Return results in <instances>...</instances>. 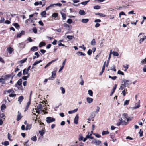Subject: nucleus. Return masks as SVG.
Instances as JSON below:
<instances>
[{
  "mask_svg": "<svg viewBox=\"0 0 146 146\" xmlns=\"http://www.w3.org/2000/svg\"><path fill=\"white\" fill-rule=\"evenodd\" d=\"M96 108L97 109L96 111H94L91 113V115L90 116V118L93 119L96 116L95 113H98L99 112L100 108L99 106H97Z\"/></svg>",
  "mask_w": 146,
  "mask_h": 146,
  "instance_id": "1",
  "label": "nucleus"
},
{
  "mask_svg": "<svg viewBox=\"0 0 146 146\" xmlns=\"http://www.w3.org/2000/svg\"><path fill=\"white\" fill-rule=\"evenodd\" d=\"M42 105L41 104H40L38 105L35 108L36 110V112L38 114H40L41 113V110H42Z\"/></svg>",
  "mask_w": 146,
  "mask_h": 146,
  "instance_id": "2",
  "label": "nucleus"
},
{
  "mask_svg": "<svg viewBox=\"0 0 146 146\" xmlns=\"http://www.w3.org/2000/svg\"><path fill=\"white\" fill-rule=\"evenodd\" d=\"M142 35L143 33H141L139 34L138 36V37H140V38L139 40V42L140 43H141V42H143L146 39V36H143V35L142 36V37L141 38V36Z\"/></svg>",
  "mask_w": 146,
  "mask_h": 146,
  "instance_id": "3",
  "label": "nucleus"
},
{
  "mask_svg": "<svg viewBox=\"0 0 146 146\" xmlns=\"http://www.w3.org/2000/svg\"><path fill=\"white\" fill-rule=\"evenodd\" d=\"M46 121L48 123L52 122L55 121V119L51 117H49L46 118Z\"/></svg>",
  "mask_w": 146,
  "mask_h": 146,
  "instance_id": "4",
  "label": "nucleus"
},
{
  "mask_svg": "<svg viewBox=\"0 0 146 146\" xmlns=\"http://www.w3.org/2000/svg\"><path fill=\"white\" fill-rule=\"evenodd\" d=\"M57 71V70H56L52 72L51 76L48 78L49 80H53L54 79L56 75Z\"/></svg>",
  "mask_w": 146,
  "mask_h": 146,
  "instance_id": "5",
  "label": "nucleus"
},
{
  "mask_svg": "<svg viewBox=\"0 0 146 146\" xmlns=\"http://www.w3.org/2000/svg\"><path fill=\"white\" fill-rule=\"evenodd\" d=\"M92 143L96 145H101L102 143L101 141L96 139H94L92 140Z\"/></svg>",
  "mask_w": 146,
  "mask_h": 146,
  "instance_id": "6",
  "label": "nucleus"
},
{
  "mask_svg": "<svg viewBox=\"0 0 146 146\" xmlns=\"http://www.w3.org/2000/svg\"><path fill=\"white\" fill-rule=\"evenodd\" d=\"M130 80L126 79H124L123 81V82L124 84H122V85L123 86L125 87L127 85L129 84L128 82H129Z\"/></svg>",
  "mask_w": 146,
  "mask_h": 146,
  "instance_id": "7",
  "label": "nucleus"
},
{
  "mask_svg": "<svg viewBox=\"0 0 146 146\" xmlns=\"http://www.w3.org/2000/svg\"><path fill=\"white\" fill-rule=\"evenodd\" d=\"M122 118H123L124 120H126L127 121H129L128 117L127 114L126 113H124L122 115Z\"/></svg>",
  "mask_w": 146,
  "mask_h": 146,
  "instance_id": "8",
  "label": "nucleus"
},
{
  "mask_svg": "<svg viewBox=\"0 0 146 146\" xmlns=\"http://www.w3.org/2000/svg\"><path fill=\"white\" fill-rule=\"evenodd\" d=\"M42 61V60H40L39 61H35L33 64V66H32L31 69H33L34 68V66H35L37 64H38L39 63H40Z\"/></svg>",
  "mask_w": 146,
  "mask_h": 146,
  "instance_id": "9",
  "label": "nucleus"
},
{
  "mask_svg": "<svg viewBox=\"0 0 146 146\" xmlns=\"http://www.w3.org/2000/svg\"><path fill=\"white\" fill-rule=\"evenodd\" d=\"M139 101L140 100H139L138 103H136L135 104V106L132 108V110H134L140 107V105L139 103Z\"/></svg>",
  "mask_w": 146,
  "mask_h": 146,
  "instance_id": "10",
  "label": "nucleus"
},
{
  "mask_svg": "<svg viewBox=\"0 0 146 146\" xmlns=\"http://www.w3.org/2000/svg\"><path fill=\"white\" fill-rule=\"evenodd\" d=\"M79 119L78 115V114H77L74 118V123L77 124H78V120Z\"/></svg>",
  "mask_w": 146,
  "mask_h": 146,
  "instance_id": "11",
  "label": "nucleus"
},
{
  "mask_svg": "<svg viewBox=\"0 0 146 146\" xmlns=\"http://www.w3.org/2000/svg\"><path fill=\"white\" fill-rule=\"evenodd\" d=\"M25 34V31H22L20 33H18L17 34V38H20L22 35Z\"/></svg>",
  "mask_w": 146,
  "mask_h": 146,
  "instance_id": "12",
  "label": "nucleus"
},
{
  "mask_svg": "<svg viewBox=\"0 0 146 146\" xmlns=\"http://www.w3.org/2000/svg\"><path fill=\"white\" fill-rule=\"evenodd\" d=\"M111 54H112L114 56H118L119 55L118 53L116 51H112V50H110V53Z\"/></svg>",
  "mask_w": 146,
  "mask_h": 146,
  "instance_id": "13",
  "label": "nucleus"
},
{
  "mask_svg": "<svg viewBox=\"0 0 146 146\" xmlns=\"http://www.w3.org/2000/svg\"><path fill=\"white\" fill-rule=\"evenodd\" d=\"M10 76L11 75H7L4 76L3 78H2L3 80L4 81V83H5V81L8 79Z\"/></svg>",
  "mask_w": 146,
  "mask_h": 146,
  "instance_id": "14",
  "label": "nucleus"
},
{
  "mask_svg": "<svg viewBox=\"0 0 146 146\" xmlns=\"http://www.w3.org/2000/svg\"><path fill=\"white\" fill-rule=\"evenodd\" d=\"M27 58H26L23 59L19 61L18 62V64H23L25 63L27 60Z\"/></svg>",
  "mask_w": 146,
  "mask_h": 146,
  "instance_id": "15",
  "label": "nucleus"
},
{
  "mask_svg": "<svg viewBox=\"0 0 146 146\" xmlns=\"http://www.w3.org/2000/svg\"><path fill=\"white\" fill-rule=\"evenodd\" d=\"M25 46V44L23 42H21L19 44V47L20 48H24Z\"/></svg>",
  "mask_w": 146,
  "mask_h": 146,
  "instance_id": "16",
  "label": "nucleus"
},
{
  "mask_svg": "<svg viewBox=\"0 0 146 146\" xmlns=\"http://www.w3.org/2000/svg\"><path fill=\"white\" fill-rule=\"evenodd\" d=\"M38 50V48L36 46H33L31 49V50L32 51H36Z\"/></svg>",
  "mask_w": 146,
  "mask_h": 146,
  "instance_id": "17",
  "label": "nucleus"
},
{
  "mask_svg": "<svg viewBox=\"0 0 146 146\" xmlns=\"http://www.w3.org/2000/svg\"><path fill=\"white\" fill-rule=\"evenodd\" d=\"M22 117L21 116V113L19 112H18V115L17 117V120L18 121L19 120L22 118Z\"/></svg>",
  "mask_w": 146,
  "mask_h": 146,
  "instance_id": "18",
  "label": "nucleus"
},
{
  "mask_svg": "<svg viewBox=\"0 0 146 146\" xmlns=\"http://www.w3.org/2000/svg\"><path fill=\"white\" fill-rule=\"evenodd\" d=\"M86 100L90 104L92 102L93 99L92 98L88 97L86 98Z\"/></svg>",
  "mask_w": 146,
  "mask_h": 146,
  "instance_id": "19",
  "label": "nucleus"
},
{
  "mask_svg": "<svg viewBox=\"0 0 146 146\" xmlns=\"http://www.w3.org/2000/svg\"><path fill=\"white\" fill-rule=\"evenodd\" d=\"M13 49L11 48L10 47H8L7 48V50L8 52L10 54H11L12 52Z\"/></svg>",
  "mask_w": 146,
  "mask_h": 146,
  "instance_id": "20",
  "label": "nucleus"
},
{
  "mask_svg": "<svg viewBox=\"0 0 146 146\" xmlns=\"http://www.w3.org/2000/svg\"><path fill=\"white\" fill-rule=\"evenodd\" d=\"M24 98L23 96H19L18 98V101L19 102L20 104L23 100Z\"/></svg>",
  "mask_w": 146,
  "mask_h": 146,
  "instance_id": "21",
  "label": "nucleus"
},
{
  "mask_svg": "<svg viewBox=\"0 0 146 146\" xmlns=\"http://www.w3.org/2000/svg\"><path fill=\"white\" fill-rule=\"evenodd\" d=\"M116 86H117L116 84H115V86L113 88L112 91H111V94H110V96H111L113 94V93H114V92L116 89Z\"/></svg>",
  "mask_w": 146,
  "mask_h": 146,
  "instance_id": "22",
  "label": "nucleus"
},
{
  "mask_svg": "<svg viewBox=\"0 0 146 146\" xmlns=\"http://www.w3.org/2000/svg\"><path fill=\"white\" fill-rule=\"evenodd\" d=\"M78 109L77 108L75 109L74 110H71L69 111L68 112V113L69 114H72L77 111Z\"/></svg>",
  "mask_w": 146,
  "mask_h": 146,
  "instance_id": "23",
  "label": "nucleus"
},
{
  "mask_svg": "<svg viewBox=\"0 0 146 146\" xmlns=\"http://www.w3.org/2000/svg\"><path fill=\"white\" fill-rule=\"evenodd\" d=\"M22 80L21 79H19L17 81V84H15V86L16 87L17 86V85H19V86H20L22 84Z\"/></svg>",
  "mask_w": 146,
  "mask_h": 146,
  "instance_id": "24",
  "label": "nucleus"
},
{
  "mask_svg": "<svg viewBox=\"0 0 146 146\" xmlns=\"http://www.w3.org/2000/svg\"><path fill=\"white\" fill-rule=\"evenodd\" d=\"M28 71L27 70H26V69H25L23 71V74L24 75H28V74H29L28 73Z\"/></svg>",
  "mask_w": 146,
  "mask_h": 146,
  "instance_id": "25",
  "label": "nucleus"
},
{
  "mask_svg": "<svg viewBox=\"0 0 146 146\" xmlns=\"http://www.w3.org/2000/svg\"><path fill=\"white\" fill-rule=\"evenodd\" d=\"M89 21V19H82L81 22L84 23H86Z\"/></svg>",
  "mask_w": 146,
  "mask_h": 146,
  "instance_id": "26",
  "label": "nucleus"
},
{
  "mask_svg": "<svg viewBox=\"0 0 146 146\" xmlns=\"http://www.w3.org/2000/svg\"><path fill=\"white\" fill-rule=\"evenodd\" d=\"M31 127V124H27L26 127L25 129L26 130H30Z\"/></svg>",
  "mask_w": 146,
  "mask_h": 146,
  "instance_id": "27",
  "label": "nucleus"
},
{
  "mask_svg": "<svg viewBox=\"0 0 146 146\" xmlns=\"http://www.w3.org/2000/svg\"><path fill=\"white\" fill-rule=\"evenodd\" d=\"M111 53H110V54L109 55L108 58V60L107 61V64L106 65V67H107L109 63L110 60V59L111 58Z\"/></svg>",
  "mask_w": 146,
  "mask_h": 146,
  "instance_id": "28",
  "label": "nucleus"
},
{
  "mask_svg": "<svg viewBox=\"0 0 146 146\" xmlns=\"http://www.w3.org/2000/svg\"><path fill=\"white\" fill-rule=\"evenodd\" d=\"M79 13L81 15H84L86 14V13L84 11L82 10H80Z\"/></svg>",
  "mask_w": 146,
  "mask_h": 146,
  "instance_id": "29",
  "label": "nucleus"
},
{
  "mask_svg": "<svg viewBox=\"0 0 146 146\" xmlns=\"http://www.w3.org/2000/svg\"><path fill=\"white\" fill-rule=\"evenodd\" d=\"M66 37L69 40H72L73 38H74V36L71 35H67Z\"/></svg>",
  "mask_w": 146,
  "mask_h": 146,
  "instance_id": "30",
  "label": "nucleus"
},
{
  "mask_svg": "<svg viewBox=\"0 0 146 146\" xmlns=\"http://www.w3.org/2000/svg\"><path fill=\"white\" fill-rule=\"evenodd\" d=\"M88 92L89 95L91 97H92L93 94L92 91L91 90H88Z\"/></svg>",
  "mask_w": 146,
  "mask_h": 146,
  "instance_id": "31",
  "label": "nucleus"
},
{
  "mask_svg": "<svg viewBox=\"0 0 146 146\" xmlns=\"http://www.w3.org/2000/svg\"><path fill=\"white\" fill-rule=\"evenodd\" d=\"M45 43L44 42H40L39 44V47H41L42 46H45Z\"/></svg>",
  "mask_w": 146,
  "mask_h": 146,
  "instance_id": "32",
  "label": "nucleus"
},
{
  "mask_svg": "<svg viewBox=\"0 0 146 146\" xmlns=\"http://www.w3.org/2000/svg\"><path fill=\"white\" fill-rule=\"evenodd\" d=\"M96 43L95 39H93L91 42L90 44L91 45H95Z\"/></svg>",
  "mask_w": 146,
  "mask_h": 146,
  "instance_id": "33",
  "label": "nucleus"
},
{
  "mask_svg": "<svg viewBox=\"0 0 146 146\" xmlns=\"http://www.w3.org/2000/svg\"><path fill=\"white\" fill-rule=\"evenodd\" d=\"M62 94H64L65 92V89L62 87H61L60 88Z\"/></svg>",
  "mask_w": 146,
  "mask_h": 146,
  "instance_id": "34",
  "label": "nucleus"
},
{
  "mask_svg": "<svg viewBox=\"0 0 146 146\" xmlns=\"http://www.w3.org/2000/svg\"><path fill=\"white\" fill-rule=\"evenodd\" d=\"M61 14L62 15V17L63 18V20H65L66 19V15L63 13H61Z\"/></svg>",
  "mask_w": 146,
  "mask_h": 146,
  "instance_id": "35",
  "label": "nucleus"
},
{
  "mask_svg": "<svg viewBox=\"0 0 146 146\" xmlns=\"http://www.w3.org/2000/svg\"><path fill=\"white\" fill-rule=\"evenodd\" d=\"M119 17L120 18H121V16L122 15H124L125 16H126V15L125 14L124 12L123 11L119 13Z\"/></svg>",
  "mask_w": 146,
  "mask_h": 146,
  "instance_id": "36",
  "label": "nucleus"
},
{
  "mask_svg": "<svg viewBox=\"0 0 146 146\" xmlns=\"http://www.w3.org/2000/svg\"><path fill=\"white\" fill-rule=\"evenodd\" d=\"M46 14V11H44L42 12L41 13V15L42 16H43L44 17H45V15Z\"/></svg>",
  "mask_w": 146,
  "mask_h": 146,
  "instance_id": "37",
  "label": "nucleus"
},
{
  "mask_svg": "<svg viewBox=\"0 0 146 146\" xmlns=\"http://www.w3.org/2000/svg\"><path fill=\"white\" fill-rule=\"evenodd\" d=\"M31 140L34 141H36L37 140V138L36 136H34L32 137L31 139Z\"/></svg>",
  "mask_w": 146,
  "mask_h": 146,
  "instance_id": "38",
  "label": "nucleus"
},
{
  "mask_svg": "<svg viewBox=\"0 0 146 146\" xmlns=\"http://www.w3.org/2000/svg\"><path fill=\"white\" fill-rule=\"evenodd\" d=\"M89 1H87L84 2H82L80 3V4H82V5H86L87 3Z\"/></svg>",
  "mask_w": 146,
  "mask_h": 146,
  "instance_id": "39",
  "label": "nucleus"
},
{
  "mask_svg": "<svg viewBox=\"0 0 146 146\" xmlns=\"http://www.w3.org/2000/svg\"><path fill=\"white\" fill-rule=\"evenodd\" d=\"M29 76V74H28V75L27 76H23L22 78L24 80H26L27 79V78H28Z\"/></svg>",
  "mask_w": 146,
  "mask_h": 146,
  "instance_id": "40",
  "label": "nucleus"
},
{
  "mask_svg": "<svg viewBox=\"0 0 146 146\" xmlns=\"http://www.w3.org/2000/svg\"><path fill=\"white\" fill-rule=\"evenodd\" d=\"M83 137L82 134H80L79 135L78 138V140L79 141L83 140Z\"/></svg>",
  "mask_w": 146,
  "mask_h": 146,
  "instance_id": "41",
  "label": "nucleus"
},
{
  "mask_svg": "<svg viewBox=\"0 0 146 146\" xmlns=\"http://www.w3.org/2000/svg\"><path fill=\"white\" fill-rule=\"evenodd\" d=\"M97 15H99L102 17H105L106 15L102 13H98L96 14Z\"/></svg>",
  "mask_w": 146,
  "mask_h": 146,
  "instance_id": "42",
  "label": "nucleus"
},
{
  "mask_svg": "<svg viewBox=\"0 0 146 146\" xmlns=\"http://www.w3.org/2000/svg\"><path fill=\"white\" fill-rule=\"evenodd\" d=\"M111 70H113L115 72H116V70L115 69V67L114 65H113V66L111 67Z\"/></svg>",
  "mask_w": 146,
  "mask_h": 146,
  "instance_id": "43",
  "label": "nucleus"
},
{
  "mask_svg": "<svg viewBox=\"0 0 146 146\" xmlns=\"http://www.w3.org/2000/svg\"><path fill=\"white\" fill-rule=\"evenodd\" d=\"M146 63V58L143 60L141 62V64H143Z\"/></svg>",
  "mask_w": 146,
  "mask_h": 146,
  "instance_id": "44",
  "label": "nucleus"
},
{
  "mask_svg": "<svg viewBox=\"0 0 146 146\" xmlns=\"http://www.w3.org/2000/svg\"><path fill=\"white\" fill-rule=\"evenodd\" d=\"M6 108L5 105L4 104H3L1 107V110H5Z\"/></svg>",
  "mask_w": 146,
  "mask_h": 146,
  "instance_id": "45",
  "label": "nucleus"
},
{
  "mask_svg": "<svg viewBox=\"0 0 146 146\" xmlns=\"http://www.w3.org/2000/svg\"><path fill=\"white\" fill-rule=\"evenodd\" d=\"M58 16V14L57 13H54L52 15V17L54 18H56Z\"/></svg>",
  "mask_w": 146,
  "mask_h": 146,
  "instance_id": "46",
  "label": "nucleus"
},
{
  "mask_svg": "<svg viewBox=\"0 0 146 146\" xmlns=\"http://www.w3.org/2000/svg\"><path fill=\"white\" fill-rule=\"evenodd\" d=\"M77 54H78V55H83V56H85V54L84 53H83L82 52H78L77 53Z\"/></svg>",
  "mask_w": 146,
  "mask_h": 146,
  "instance_id": "47",
  "label": "nucleus"
},
{
  "mask_svg": "<svg viewBox=\"0 0 146 146\" xmlns=\"http://www.w3.org/2000/svg\"><path fill=\"white\" fill-rule=\"evenodd\" d=\"M100 8V6L99 5H96L94 6V8L95 9H98Z\"/></svg>",
  "mask_w": 146,
  "mask_h": 146,
  "instance_id": "48",
  "label": "nucleus"
},
{
  "mask_svg": "<svg viewBox=\"0 0 146 146\" xmlns=\"http://www.w3.org/2000/svg\"><path fill=\"white\" fill-rule=\"evenodd\" d=\"M109 133V132L107 131H103L102 134L103 135H106V134H107Z\"/></svg>",
  "mask_w": 146,
  "mask_h": 146,
  "instance_id": "49",
  "label": "nucleus"
},
{
  "mask_svg": "<svg viewBox=\"0 0 146 146\" xmlns=\"http://www.w3.org/2000/svg\"><path fill=\"white\" fill-rule=\"evenodd\" d=\"M129 100H126L124 102V105L125 106L126 105H128L129 104Z\"/></svg>",
  "mask_w": 146,
  "mask_h": 146,
  "instance_id": "50",
  "label": "nucleus"
},
{
  "mask_svg": "<svg viewBox=\"0 0 146 146\" xmlns=\"http://www.w3.org/2000/svg\"><path fill=\"white\" fill-rule=\"evenodd\" d=\"M121 125H126V123L125 121V120L123 121V119L122 118H121Z\"/></svg>",
  "mask_w": 146,
  "mask_h": 146,
  "instance_id": "51",
  "label": "nucleus"
},
{
  "mask_svg": "<svg viewBox=\"0 0 146 146\" xmlns=\"http://www.w3.org/2000/svg\"><path fill=\"white\" fill-rule=\"evenodd\" d=\"M72 22V21L71 19H68L67 21V22L70 24H71Z\"/></svg>",
  "mask_w": 146,
  "mask_h": 146,
  "instance_id": "52",
  "label": "nucleus"
},
{
  "mask_svg": "<svg viewBox=\"0 0 146 146\" xmlns=\"http://www.w3.org/2000/svg\"><path fill=\"white\" fill-rule=\"evenodd\" d=\"M92 51L90 49H89L87 52V54L89 55H90L92 53Z\"/></svg>",
  "mask_w": 146,
  "mask_h": 146,
  "instance_id": "53",
  "label": "nucleus"
},
{
  "mask_svg": "<svg viewBox=\"0 0 146 146\" xmlns=\"http://www.w3.org/2000/svg\"><path fill=\"white\" fill-rule=\"evenodd\" d=\"M7 92L8 93H13L14 92V90L12 89H9L7 91Z\"/></svg>",
  "mask_w": 146,
  "mask_h": 146,
  "instance_id": "54",
  "label": "nucleus"
},
{
  "mask_svg": "<svg viewBox=\"0 0 146 146\" xmlns=\"http://www.w3.org/2000/svg\"><path fill=\"white\" fill-rule=\"evenodd\" d=\"M52 63L50 62L48 63L45 66L44 68L46 69Z\"/></svg>",
  "mask_w": 146,
  "mask_h": 146,
  "instance_id": "55",
  "label": "nucleus"
},
{
  "mask_svg": "<svg viewBox=\"0 0 146 146\" xmlns=\"http://www.w3.org/2000/svg\"><path fill=\"white\" fill-rule=\"evenodd\" d=\"M32 30L34 33H37V29L36 27H34Z\"/></svg>",
  "mask_w": 146,
  "mask_h": 146,
  "instance_id": "56",
  "label": "nucleus"
},
{
  "mask_svg": "<svg viewBox=\"0 0 146 146\" xmlns=\"http://www.w3.org/2000/svg\"><path fill=\"white\" fill-rule=\"evenodd\" d=\"M16 96V94H13V93H11L9 96L10 97H15Z\"/></svg>",
  "mask_w": 146,
  "mask_h": 146,
  "instance_id": "57",
  "label": "nucleus"
},
{
  "mask_svg": "<svg viewBox=\"0 0 146 146\" xmlns=\"http://www.w3.org/2000/svg\"><path fill=\"white\" fill-rule=\"evenodd\" d=\"M5 19L4 18H1V20H0V23H4Z\"/></svg>",
  "mask_w": 146,
  "mask_h": 146,
  "instance_id": "58",
  "label": "nucleus"
},
{
  "mask_svg": "<svg viewBox=\"0 0 146 146\" xmlns=\"http://www.w3.org/2000/svg\"><path fill=\"white\" fill-rule=\"evenodd\" d=\"M117 73L118 74H121L122 75H124V73L120 70H119L118 71Z\"/></svg>",
  "mask_w": 146,
  "mask_h": 146,
  "instance_id": "59",
  "label": "nucleus"
},
{
  "mask_svg": "<svg viewBox=\"0 0 146 146\" xmlns=\"http://www.w3.org/2000/svg\"><path fill=\"white\" fill-rule=\"evenodd\" d=\"M35 55L36 56V58H38L40 56V55L38 52H35Z\"/></svg>",
  "mask_w": 146,
  "mask_h": 146,
  "instance_id": "60",
  "label": "nucleus"
},
{
  "mask_svg": "<svg viewBox=\"0 0 146 146\" xmlns=\"http://www.w3.org/2000/svg\"><path fill=\"white\" fill-rule=\"evenodd\" d=\"M7 136L8 139L10 140H11V135L10 134L8 133V134Z\"/></svg>",
  "mask_w": 146,
  "mask_h": 146,
  "instance_id": "61",
  "label": "nucleus"
},
{
  "mask_svg": "<svg viewBox=\"0 0 146 146\" xmlns=\"http://www.w3.org/2000/svg\"><path fill=\"white\" fill-rule=\"evenodd\" d=\"M4 145L5 146H7L9 144V143L8 141H5L4 142Z\"/></svg>",
  "mask_w": 146,
  "mask_h": 146,
  "instance_id": "62",
  "label": "nucleus"
},
{
  "mask_svg": "<svg viewBox=\"0 0 146 146\" xmlns=\"http://www.w3.org/2000/svg\"><path fill=\"white\" fill-rule=\"evenodd\" d=\"M39 133L41 136H42L44 133V132L43 131H39Z\"/></svg>",
  "mask_w": 146,
  "mask_h": 146,
  "instance_id": "63",
  "label": "nucleus"
},
{
  "mask_svg": "<svg viewBox=\"0 0 146 146\" xmlns=\"http://www.w3.org/2000/svg\"><path fill=\"white\" fill-rule=\"evenodd\" d=\"M16 28L18 27H19V25L17 23H15L13 24Z\"/></svg>",
  "mask_w": 146,
  "mask_h": 146,
  "instance_id": "64",
  "label": "nucleus"
}]
</instances>
